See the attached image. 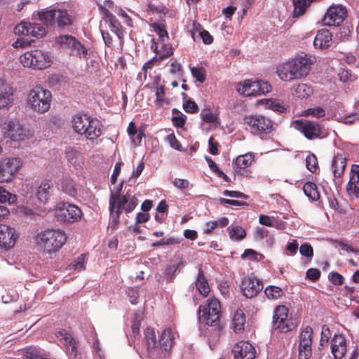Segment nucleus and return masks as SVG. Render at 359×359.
Instances as JSON below:
<instances>
[{
	"label": "nucleus",
	"mask_w": 359,
	"mask_h": 359,
	"mask_svg": "<svg viewBox=\"0 0 359 359\" xmlns=\"http://www.w3.org/2000/svg\"><path fill=\"white\" fill-rule=\"evenodd\" d=\"M346 191L348 195L359 198V165H351Z\"/></svg>",
	"instance_id": "obj_24"
},
{
	"label": "nucleus",
	"mask_w": 359,
	"mask_h": 359,
	"mask_svg": "<svg viewBox=\"0 0 359 359\" xmlns=\"http://www.w3.org/2000/svg\"><path fill=\"white\" fill-rule=\"evenodd\" d=\"M126 196L121 197L120 191L111 193L109 201V210L110 213L118 212L121 214V210H124V205L127 203Z\"/></svg>",
	"instance_id": "obj_29"
},
{
	"label": "nucleus",
	"mask_w": 359,
	"mask_h": 359,
	"mask_svg": "<svg viewBox=\"0 0 359 359\" xmlns=\"http://www.w3.org/2000/svg\"><path fill=\"white\" fill-rule=\"evenodd\" d=\"M110 24L111 30L114 32L117 36L121 39L123 36V27L118 20L114 15L108 20Z\"/></svg>",
	"instance_id": "obj_49"
},
{
	"label": "nucleus",
	"mask_w": 359,
	"mask_h": 359,
	"mask_svg": "<svg viewBox=\"0 0 359 359\" xmlns=\"http://www.w3.org/2000/svg\"><path fill=\"white\" fill-rule=\"evenodd\" d=\"M51 93L41 87H36L29 90L28 102L32 108L39 113H45L50 107Z\"/></svg>",
	"instance_id": "obj_6"
},
{
	"label": "nucleus",
	"mask_w": 359,
	"mask_h": 359,
	"mask_svg": "<svg viewBox=\"0 0 359 359\" xmlns=\"http://www.w3.org/2000/svg\"><path fill=\"white\" fill-rule=\"evenodd\" d=\"M332 43V34L327 29H322L317 32L313 45L320 49H326Z\"/></svg>",
	"instance_id": "obj_28"
},
{
	"label": "nucleus",
	"mask_w": 359,
	"mask_h": 359,
	"mask_svg": "<svg viewBox=\"0 0 359 359\" xmlns=\"http://www.w3.org/2000/svg\"><path fill=\"white\" fill-rule=\"evenodd\" d=\"M144 334L147 351L149 355L155 356L158 348L155 331L152 328L147 327L145 329Z\"/></svg>",
	"instance_id": "obj_32"
},
{
	"label": "nucleus",
	"mask_w": 359,
	"mask_h": 359,
	"mask_svg": "<svg viewBox=\"0 0 359 359\" xmlns=\"http://www.w3.org/2000/svg\"><path fill=\"white\" fill-rule=\"evenodd\" d=\"M53 192V183L50 180H45L41 182L37 188L36 196L38 200L43 203H46Z\"/></svg>",
	"instance_id": "obj_30"
},
{
	"label": "nucleus",
	"mask_w": 359,
	"mask_h": 359,
	"mask_svg": "<svg viewBox=\"0 0 359 359\" xmlns=\"http://www.w3.org/2000/svg\"><path fill=\"white\" fill-rule=\"evenodd\" d=\"M243 123L254 135L268 134L272 130V121L263 115H245L243 117Z\"/></svg>",
	"instance_id": "obj_9"
},
{
	"label": "nucleus",
	"mask_w": 359,
	"mask_h": 359,
	"mask_svg": "<svg viewBox=\"0 0 359 359\" xmlns=\"http://www.w3.org/2000/svg\"><path fill=\"white\" fill-rule=\"evenodd\" d=\"M167 141L170 147L176 150L182 151V145L179 140L176 138L174 133H170L166 137Z\"/></svg>",
	"instance_id": "obj_58"
},
{
	"label": "nucleus",
	"mask_w": 359,
	"mask_h": 359,
	"mask_svg": "<svg viewBox=\"0 0 359 359\" xmlns=\"http://www.w3.org/2000/svg\"><path fill=\"white\" fill-rule=\"evenodd\" d=\"M124 196H126L127 203L124 205V210L126 213L131 212L138 204V200L135 196H130L127 192Z\"/></svg>",
	"instance_id": "obj_52"
},
{
	"label": "nucleus",
	"mask_w": 359,
	"mask_h": 359,
	"mask_svg": "<svg viewBox=\"0 0 359 359\" xmlns=\"http://www.w3.org/2000/svg\"><path fill=\"white\" fill-rule=\"evenodd\" d=\"M153 43L151 46V49H154V53L159 56H163V60L170 57L173 54V48L171 45L165 44L163 43L161 49H158L154 39H153Z\"/></svg>",
	"instance_id": "obj_37"
},
{
	"label": "nucleus",
	"mask_w": 359,
	"mask_h": 359,
	"mask_svg": "<svg viewBox=\"0 0 359 359\" xmlns=\"http://www.w3.org/2000/svg\"><path fill=\"white\" fill-rule=\"evenodd\" d=\"M20 60L24 67L34 69H44L52 64L48 53L38 49L24 53L20 56Z\"/></svg>",
	"instance_id": "obj_7"
},
{
	"label": "nucleus",
	"mask_w": 359,
	"mask_h": 359,
	"mask_svg": "<svg viewBox=\"0 0 359 359\" xmlns=\"http://www.w3.org/2000/svg\"><path fill=\"white\" fill-rule=\"evenodd\" d=\"M55 216L58 221L72 224L81 219L83 212L76 205L67 202H60L55 208Z\"/></svg>",
	"instance_id": "obj_8"
},
{
	"label": "nucleus",
	"mask_w": 359,
	"mask_h": 359,
	"mask_svg": "<svg viewBox=\"0 0 359 359\" xmlns=\"http://www.w3.org/2000/svg\"><path fill=\"white\" fill-rule=\"evenodd\" d=\"M262 102H265V106L266 108L272 109L274 111L283 113L287 110V108L284 105L283 102L279 100L269 99L262 100Z\"/></svg>",
	"instance_id": "obj_41"
},
{
	"label": "nucleus",
	"mask_w": 359,
	"mask_h": 359,
	"mask_svg": "<svg viewBox=\"0 0 359 359\" xmlns=\"http://www.w3.org/2000/svg\"><path fill=\"white\" fill-rule=\"evenodd\" d=\"M15 33L19 35L32 36L33 37H41L46 33L43 25L29 22H22L14 28Z\"/></svg>",
	"instance_id": "obj_17"
},
{
	"label": "nucleus",
	"mask_w": 359,
	"mask_h": 359,
	"mask_svg": "<svg viewBox=\"0 0 359 359\" xmlns=\"http://www.w3.org/2000/svg\"><path fill=\"white\" fill-rule=\"evenodd\" d=\"M183 108L186 112L189 114H194L198 111L197 104L191 100H188L185 103H184Z\"/></svg>",
	"instance_id": "obj_59"
},
{
	"label": "nucleus",
	"mask_w": 359,
	"mask_h": 359,
	"mask_svg": "<svg viewBox=\"0 0 359 359\" xmlns=\"http://www.w3.org/2000/svg\"><path fill=\"white\" fill-rule=\"evenodd\" d=\"M271 86L267 81L259 80H245L243 83H238V92L244 96H257L271 92Z\"/></svg>",
	"instance_id": "obj_10"
},
{
	"label": "nucleus",
	"mask_w": 359,
	"mask_h": 359,
	"mask_svg": "<svg viewBox=\"0 0 359 359\" xmlns=\"http://www.w3.org/2000/svg\"><path fill=\"white\" fill-rule=\"evenodd\" d=\"M299 252L302 256L308 258H312L313 256V249L311 244L304 243L299 247Z\"/></svg>",
	"instance_id": "obj_57"
},
{
	"label": "nucleus",
	"mask_w": 359,
	"mask_h": 359,
	"mask_svg": "<svg viewBox=\"0 0 359 359\" xmlns=\"http://www.w3.org/2000/svg\"><path fill=\"white\" fill-rule=\"evenodd\" d=\"M56 337L66 347V351L70 358H76L77 356V343L72 334L64 329L60 330Z\"/></svg>",
	"instance_id": "obj_22"
},
{
	"label": "nucleus",
	"mask_w": 359,
	"mask_h": 359,
	"mask_svg": "<svg viewBox=\"0 0 359 359\" xmlns=\"http://www.w3.org/2000/svg\"><path fill=\"white\" fill-rule=\"evenodd\" d=\"M25 359H49L44 357L36 347H29L24 351Z\"/></svg>",
	"instance_id": "obj_45"
},
{
	"label": "nucleus",
	"mask_w": 359,
	"mask_h": 359,
	"mask_svg": "<svg viewBox=\"0 0 359 359\" xmlns=\"http://www.w3.org/2000/svg\"><path fill=\"white\" fill-rule=\"evenodd\" d=\"M307 169L311 172H316L318 169V163L317 157L315 154H311L307 156L306 158Z\"/></svg>",
	"instance_id": "obj_53"
},
{
	"label": "nucleus",
	"mask_w": 359,
	"mask_h": 359,
	"mask_svg": "<svg viewBox=\"0 0 359 359\" xmlns=\"http://www.w3.org/2000/svg\"><path fill=\"white\" fill-rule=\"evenodd\" d=\"M21 166L18 158H6L0 161V183H9L15 177Z\"/></svg>",
	"instance_id": "obj_12"
},
{
	"label": "nucleus",
	"mask_w": 359,
	"mask_h": 359,
	"mask_svg": "<svg viewBox=\"0 0 359 359\" xmlns=\"http://www.w3.org/2000/svg\"><path fill=\"white\" fill-rule=\"evenodd\" d=\"M175 344V334L170 328L164 330L158 342L156 355L158 358H166L171 353Z\"/></svg>",
	"instance_id": "obj_14"
},
{
	"label": "nucleus",
	"mask_w": 359,
	"mask_h": 359,
	"mask_svg": "<svg viewBox=\"0 0 359 359\" xmlns=\"http://www.w3.org/2000/svg\"><path fill=\"white\" fill-rule=\"evenodd\" d=\"M151 27L159 36V39L162 43H165V40L168 39L169 36L166 30V25L164 22H154L151 24Z\"/></svg>",
	"instance_id": "obj_40"
},
{
	"label": "nucleus",
	"mask_w": 359,
	"mask_h": 359,
	"mask_svg": "<svg viewBox=\"0 0 359 359\" xmlns=\"http://www.w3.org/2000/svg\"><path fill=\"white\" fill-rule=\"evenodd\" d=\"M320 277V271L318 269L311 268L306 271V278L313 282L317 281Z\"/></svg>",
	"instance_id": "obj_61"
},
{
	"label": "nucleus",
	"mask_w": 359,
	"mask_h": 359,
	"mask_svg": "<svg viewBox=\"0 0 359 359\" xmlns=\"http://www.w3.org/2000/svg\"><path fill=\"white\" fill-rule=\"evenodd\" d=\"M17 201V196L6 190L3 187L0 186V203L8 202L13 204Z\"/></svg>",
	"instance_id": "obj_50"
},
{
	"label": "nucleus",
	"mask_w": 359,
	"mask_h": 359,
	"mask_svg": "<svg viewBox=\"0 0 359 359\" xmlns=\"http://www.w3.org/2000/svg\"><path fill=\"white\" fill-rule=\"evenodd\" d=\"M199 318L207 325L215 327V332L219 336L223 325L220 323L221 305L219 301L215 298H209L205 306L198 308Z\"/></svg>",
	"instance_id": "obj_4"
},
{
	"label": "nucleus",
	"mask_w": 359,
	"mask_h": 359,
	"mask_svg": "<svg viewBox=\"0 0 359 359\" xmlns=\"http://www.w3.org/2000/svg\"><path fill=\"white\" fill-rule=\"evenodd\" d=\"M315 62L314 57L302 53L279 65L277 73L279 78L285 81L300 79L309 74Z\"/></svg>",
	"instance_id": "obj_1"
},
{
	"label": "nucleus",
	"mask_w": 359,
	"mask_h": 359,
	"mask_svg": "<svg viewBox=\"0 0 359 359\" xmlns=\"http://www.w3.org/2000/svg\"><path fill=\"white\" fill-rule=\"evenodd\" d=\"M358 119H359V114L352 113L341 117V122L345 124H352Z\"/></svg>",
	"instance_id": "obj_64"
},
{
	"label": "nucleus",
	"mask_w": 359,
	"mask_h": 359,
	"mask_svg": "<svg viewBox=\"0 0 359 359\" xmlns=\"http://www.w3.org/2000/svg\"><path fill=\"white\" fill-rule=\"evenodd\" d=\"M123 165V163L121 162V161L117 162L116 163L114 169V171H113V173H112V175L111 176V183L112 184H116V180H117V177H118V176L119 175V174L121 172V167H122Z\"/></svg>",
	"instance_id": "obj_62"
},
{
	"label": "nucleus",
	"mask_w": 359,
	"mask_h": 359,
	"mask_svg": "<svg viewBox=\"0 0 359 359\" xmlns=\"http://www.w3.org/2000/svg\"><path fill=\"white\" fill-rule=\"evenodd\" d=\"M55 22L58 27L71 25L73 20L67 10L55 9Z\"/></svg>",
	"instance_id": "obj_35"
},
{
	"label": "nucleus",
	"mask_w": 359,
	"mask_h": 359,
	"mask_svg": "<svg viewBox=\"0 0 359 359\" xmlns=\"http://www.w3.org/2000/svg\"><path fill=\"white\" fill-rule=\"evenodd\" d=\"M202 120L207 123H215L219 121L218 116L213 114L210 109H204L201 113Z\"/></svg>",
	"instance_id": "obj_47"
},
{
	"label": "nucleus",
	"mask_w": 359,
	"mask_h": 359,
	"mask_svg": "<svg viewBox=\"0 0 359 359\" xmlns=\"http://www.w3.org/2000/svg\"><path fill=\"white\" fill-rule=\"evenodd\" d=\"M298 358L309 359L312 355L313 329L306 326L299 334Z\"/></svg>",
	"instance_id": "obj_13"
},
{
	"label": "nucleus",
	"mask_w": 359,
	"mask_h": 359,
	"mask_svg": "<svg viewBox=\"0 0 359 359\" xmlns=\"http://www.w3.org/2000/svg\"><path fill=\"white\" fill-rule=\"evenodd\" d=\"M181 265H182V260L177 263H174L166 267L165 270V277L168 282L172 281L175 277L177 271L179 269Z\"/></svg>",
	"instance_id": "obj_44"
},
{
	"label": "nucleus",
	"mask_w": 359,
	"mask_h": 359,
	"mask_svg": "<svg viewBox=\"0 0 359 359\" xmlns=\"http://www.w3.org/2000/svg\"><path fill=\"white\" fill-rule=\"evenodd\" d=\"M346 16V9L341 6H332L327 11L322 20L325 26H339Z\"/></svg>",
	"instance_id": "obj_16"
},
{
	"label": "nucleus",
	"mask_w": 359,
	"mask_h": 359,
	"mask_svg": "<svg viewBox=\"0 0 359 359\" xmlns=\"http://www.w3.org/2000/svg\"><path fill=\"white\" fill-rule=\"evenodd\" d=\"M86 259V255L81 254L79 255L76 260H74L69 265L70 269H74L78 271H82L85 269V262Z\"/></svg>",
	"instance_id": "obj_54"
},
{
	"label": "nucleus",
	"mask_w": 359,
	"mask_h": 359,
	"mask_svg": "<svg viewBox=\"0 0 359 359\" xmlns=\"http://www.w3.org/2000/svg\"><path fill=\"white\" fill-rule=\"evenodd\" d=\"M297 325L289 316V310L285 305L277 306L273 311L272 328L278 333L286 334L292 331Z\"/></svg>",
	"instance_id": "obj_5"
},
{
	"label": "nucleus",
	"mask_w": 359,
	"mask_h": 359,
	"mask_svg": "<svg viewBox=\"0 0 359 359\" xmlns=\"http://www.w3.org/2000/svg\"><path fill=\"white\" fill-rule=\"evenodd\" d=\"M4 129L12 140H23L26 137L24 128L19 124H15L13 121L5 122L4 123Z\"/></svg>",
	"instance_id": "obj_26"
},
{
	"label": "nucleus",
	"mask_w": 359,
	"mask_h": 359,
	"mask_svg": "<svg viewBox=\"0 0 359 359\" xmlns=\"http://www.w3.org/2000/svg\"><path fill=\"white\" fill-rule=\"evenodd\" d=\"M302 115L305 116H313L319 118L325 116V111L321 107H316L306 109L302 113Z\"/></svg>",
	"instance_id": "obj_46"
},
{
	"label": "nucleus",
	"mask_w": 359,
	"mask_h": 359,
	"mask_svg": "<svg viewBox=\"0 0 359 359\" xmlns=\"http://www.w3.org/2000/svg\"><path fill=\"white\" fill-rule=\"evenodd\" d=\"M253 161L254 155L252 153L239 155L235 160L236 172L238 175L248 176V170L246 169L250 167Z\"/></svg>",
	"instance_id": "obj_27"
},
{
	"label": "nucleus",
	"mask_w": 359,
	"mask_h": 359,
	"mask_svg": "<svg viewBox=\"0 0 359 359\" xmlns=\"http://www.w3.org/2000/svg\"><path fill=\"white\" fill-rule=\"evenodd\" d=\"M234 359H253L255 357V349L248 341L238 342L232 350Z\"/></svg>",
	"instance_id": "obj_23"
},
{
	"label": "nucleus",
	"mask_w": 359,
	"mask_h": 359,
	"mask_svg": "<svg viewBox=\"0 0 359 359\" xmlns=\"http://www.w3.org/2000/svg\"><path fill=\"white\" fill-rule=\"evenodd\" d=\"M266 297L271 300H276L283 297L284 292L283 290L274 285H269L264 290Z\"/></svg>",
	"instance_id": "obj_42"
},
{
	"label": "nucleus",
	"mask_w": 359,
	"mask_h": 359,
	"mask_svg": "<svg viewBox=\"0 0 359 359\" xmlns=\"http://www.w3.org/2000/svg\"><path fill=\"white\" fill-rule=\"evenodd\" d=\"M346 340L341 334H334L331 339V351L335 359H342L346 353Z\"/></svg>",
	"instance_id": "obj_25"
},
{
	"label": "nucleus",
	"mask_w": 359,
	"mask_h": 359,
	"mask_svg": "<svg viewBox=\"0 0 359 359\" xmlns=\"http://www.w3.org/2000/svg\"><path fill=\"white\" fill-rule=\"evenodd\" d=\"M346 163V159L341 154L334 155L332 160V173L335 177H341V175H344Z\"/></svg>",
	"instance_id": "obj_31"
},
{
	"label": "nucleus",
	"mask_w": 359,
	"mask_h": 359,
	"mask_svg": "<svg viewBox=\"0 0 359 359\" xmlns=\"http://www.w3.org/2000/svg\"><path fill=\"white\" fill-rule=\"evenodd\" d=\"M74 132L84 135L88 140H94L102 134L101 122L88 114H76L72 121Z\"/></svg>",
	"instance_id": "obj_2"
},
{
	"label": "nucleus",
	"mask_w": 359,
	"mask_h": 359,
	"mask_svg": "<svg viewBox=\"0 0 359 359\" xmlns=\"http://www.w3.org/2000/svg\"><path fill=\"white\" fill-rule=\"evenodd\" d=\"M245 323V315L242 310H237L234 313L232 325L233 330L236 333H239L244 330Z\"/></svg>",
	"instance_id": "obj_34"
},
{
	"label": "nucleus",
	"mask_w": 359,
	"mask_h": 359,
	"mask_svg": "<svg viewBox=\"0 0 359 359\" xmlns=\"http://www.w3.org/2000/svg\"><path fill=\"white\" fill-rule=\"evenodd\" d=\"M195 284L198 292L203 297H207L210 289L202 270H199Z\"/></svg>",
	"instance_id": "obj_33"
},
{
	"label": "nucleus",
	"mask_w": 359,
	"mask_h": 359,
	"mask_svg": "<svg viewBox=\"0 0 359 359\" xmlns=\"http://www.w3.org/2000/svg\"><path fill=\"white\" fill-rule=\"evenodd\" d=\"M292 126L302 133L308 140L318 139L322 137V127L317 122L306 119H297L292 123Z\"/></svg>",
	"instance_id": "obj_11"
},
{
	"label": "nucleus",
	"mask_w": 359,
	"mask_h": 359,
	"mask_svg": "<svg viewBox=\"0 0 359 359\" xmlns=\"http://www.w3.org/2000/svg\"><path fill=\"white\" fill-rule=\"evenodd\" d=\"M313 0H293L294 11L293 17L297 18L302 15L306 8L310 6V4Z\"/></svg>",
	"instance_id": "obj_38"
},
{
	"label": "nucleus",
	"mask_w": 359,
	"mask_h": 359,
	"mask_svg": "<svg viewBox=\"0 0 359 359\" xmlns=\"http://www.w3.org/2000/svg\"><path fill=\"white\" fill-rule=\"evenodd\" d=\"M59 190L65 194L76 198L78 196L81 186L70 176L62 177L57 183Z\"/></svg>",
	"instance_id": "obj_21"
},
{
	"label": "nucleus",
	"mask_w": 359,
	"mask_h": 359,
	"mask_svg": "<svg viewBox=\"0 0 359 359\" xmlns=\"http://www.w3.org/2000/svg\"><path fill=\"white\" fill-rule=\"evenodd\" d=\"M241 289L246 298H252L262 290L263 284L259 279L248 276L243 279Z\"/></svg>",
	"instance_id": "obj_18"
},
{
	"label": "nucleus",
	"mask_w": 359,
	"mask_h": 359,
	"mask_svg": "<svg viewBox=\"0 0 359 359\" xmlns=\"http://www.w3.org/2000/svg\"><path fill=\"white\" fill-rule=\"evenodd\" d=\"M328 278L334 285H341L344 280L343 276L335 271L330 272L328 275Z\"/></svg>",
	"instance_id": "obj_55"
},
{
	"label": "nucleus",
	"mask_w": 359,
	"mask_h": 359,
	"mask_svg": "<svg viewBox=\"0 0 359 359\" xmlns=\"http://www.w3.org/2000/svg\"><path fill=\"white\" fill-rule=\"evenodd\" d=\"M228 229L229 231V236L231 239L240 241L246 236L245 230L240 226H233L231 229L228 228Z\"/></svg>",
	"instance_id": "obj_48"
},
{
	"label": "nucleus",
	"mask_w": 359,
	"mask_h": 359,
	"mask_svg": "<svg viewBox=\"0 0 359 359\" xmlns=\"http://www.w3.org/2000/svg\"><path fill=\"white\" fill-rule=\"evenodd\" d=\"M38 18L45 25L52 26L55 22V9L42 10L37 13Z\"/></svg>",
	"instance_id": "obj_36"
},
{
	"label": "nucleus",
	"mask_w": 359,
	"mask_h": 359,
	"mask_svg": "<svg viewBox=\"0 0 359 359\" xmlns=\"http://www.w3.org/2000/svg\"><path fill=\"white\" fill-rule=\"evenodd\" d=\"M311 93V88L305 83H299L294 88V94L302 99L310 96Z\"/></svg>",
	"instance_id": "obj_43"
},
{
	"label": "nucleus",
	"mask_w": 359,
	"mask_h": 359,
	"mask_svg": "<svg viewBox=\"0 0 359 359\" xmlns=\"http://www.w3.org/2000/svg\"><path fill=\"white\" fill-rule=\"evenodd\" d=\"M156 99V104L158 106H161L165 97V88L163 86H158L156 87L155 92Z\"/></svg>",
	"instance_id": "obj_60"
},
{
	"label": "nucleus",
	"mask_w": 359,
	"mask_h": 359,
	"mask_svg": "<svg viewBox=\"0 0 359 359\" xmlns=\"http://www.w3.org/2000/svg\"><path fill=\"white\" fill-rule=\"evenodd\" d=\"M191 74L194 78L201 83L205 80V70L203 67H192L191 69Z\"/></svg>",
	"instance_id": "obj_56"
},
{
	"label": "nucleus",
	"mask_w": 359,
	"mask_h": 359,
	"mask_svg": "<svg viewBox=\"0 0 359 359\" xmlns=\"http://www.w3.org/2000/svg\"><path fill=\"white\" fill-rule=\"evenodd\" d=\"M15 89L0 77V109L10 108L13 104Z\"/></svg>",
	"instance_id": "obj_20"
},
{
	"label": "nucleus",
	"mask_w": 359,
	"mask_h": 359,
	"mask_svg": "<svg viewBox=\"0 0 359 359\" xmlns=\"http://www.w3.org/2000/svg\"><path fill=\"white\" fill-rule=\"evenodd\" d=\"M56 43L61 47L70 49L75 52L79 56L86 57L88 50L85 46L74 36L69 34H64L56 38Z\"/></svg>",
	"instance_id": "obj_15"
},
{
	"label": "nucleus",
	"mask_w": 359,
	"mask_h": 359,
	"mask_svg": "<svg viewBox=\"0 0 359 359\" xmlns=\"http://www.w3.org/2000/svg\"><path fill=\"white\" fill-rule=\"evenodd\" d=\"M18 235L14 228L6 224H0V247L9 250L14 247Z\"/></svg>",
	"instance_id": "obj_19"
},
{
	"label": "nucleus",
	"mask_w": 359,
	"mask_h": 359,
	"mask_svg": "<svg viewBox=\"0 0 359 359\" xmlns=\"http://www.w3.org/2000/svg\"><path fill=\"white\" fill-rule=\"evenodd\" d=\"M163 61V56H159L156 54V56L145 62L143 65L142 70L144 72V75L146 76L148 69H151L154 67L159 65Z\"/></svg>",
	"instance_id": "obj_51"
},
{
	"label": "nucleus",
	"mask_w": 359,
	"mask_h": 359,
	"mask_svg": "<svg viewBox=\"0 0 359 359\" xmlns=\"http://www.w3.org/2000/svg\"><path fill=\"white\" fill-rule=\"evenodd\" d=\"M67 239L65 231L53 229L40 231L35 238L36 244L48 254L58 251L65 244Z\"/></svg>",
	"instance_id": "obj_3"
},
{
	"label": "nucleus",
	"mask_w": 359,
	"mask_h": 359,
	"mask_svg": "<svg viewBox=\"0 0 359 359\" xmlns=\"http://www.w3.org/2000/svg\"><path fill=\"white\" fill-rule=\"evenodd\" d=\"M304 194L311 200L317 201L320 198V194L318 191L317 186L312 182H307L303 187Z\"/></svg>",
	"instance_id": "obj_39"
},
{
	"label": "nucleus",
	"mask_w": 359,
	"mask_h": 359,
	"mask_svg": "<svg viewBox=\"0 0 359 359\" xmlns=\"http://www.w3.org/2000/svg\"><path fill=\"white\" fill-rule=\"evenodd\" d=\"M172 184L180 189H186L189 187V182L187 180H184V179H180V178H175L173 181H172Z\"/></svg>",
	"instance_id": "obj_63"
}]
</instances>
